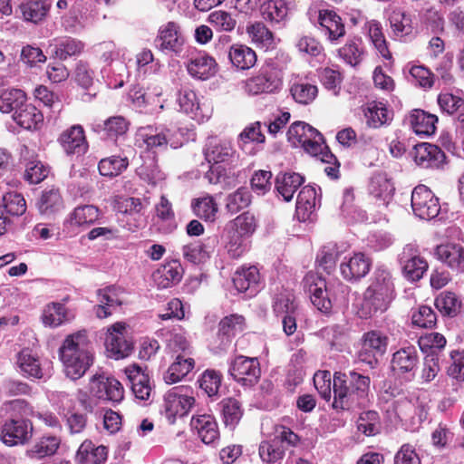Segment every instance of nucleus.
Instances as JSON below:
<instances>
[{
    "instance_id": "1",
    "label": "nucleus",
    "mask_w": 464,
    "mask_h": 464,
    "mask_svg": "<svg viewBox=\"0 0 464 464\" xmlns=\"http://www.w3.org/2000/svg\"><path fill=\"white\" fill-rule=\"evenodd\" d=\"M371 379L355 371L335 372L333 378L334 401L332 406L338 411H355L369 402Z\"/></svg>"
},
{
    "instance_id": "2",
    "label": "nucleus",
    "mask_w": 464,
    "mask_h": 464,
    "mask_svg": "<svg viewBox=\"0 0 464 464\" xmlns=\"http://www.w3.org/2000/svg\"><path fill=\"white\" fill-rule=\"evenodd\" d=\"M59 353L65 373L72 380L80 379L92 364L91 343L84 330L68 335Z\"/></svg>"
},
{
    "instance_id": "3",
    "label": "nucleus",
    "mask_w": 464,
    "mask_h": 464,
    "mask_svg": "<svg viewBox=\"0 0 464 464\" xmlns=\"http://www.w3.org/2000/svg\"><path fill=\"white\" fill-rule=\"evenodd\" d=\"M395 287L391 272L381 266L373 272L371 284L363 294V308L366 315L385 312L395 298Z\"/></svg>"
},
{
    "instance_id": "4",
    "label": "nucleus",
    "mask_w": 464,
    "mask_h": 464,
    "mask_svg": "<svg viewBox=\"0 0 464 464\" xmlns=\"http://www.w3.org/2000/svg\"><path fill=\"white\" fill-rule=\"evenodd\" d=\"M288 141L295 148H302L313 157H318L321 161L334 160L324 142V136L313 126L304 121H295L287 131Z\"/></svg>"
},
{
    "instance_id": "5",
    "label": "nucleus",
    "mask_w": 464,
    "mask_h": 464,
    "mask_svg": "<svg viewBox=\"0 0 464 464\" xmlns=\"http://www.w3.org/2000/svg\"><path fill=\"white\" fill-rule=\"evenodd\" d=\"M283 86V72L277 62L266 59L258 72L245 82V91L250 95L278 92Z\"/></svg>"
},
{
    "instance_id": "6",
    "label": "nucleus",
    "mask_w": 464,
    "mask_h": 464,
    "mask_svg": "<svg viewBox=\"0 0 464 464\" xmlns=\"http://www.w3.org/2000/svg\"><path fill=\"white\" fill-rule=\"evenodd\" d=\"M300 439L289 428L281 427L269 440H263L258 447V455L263 464H282L285 455V443L296 446Z\"/></svg>"
},
{
    "instance_id": "7",
    "label": "nucleus",
    "mask_w": 464,
    "mask_h": 464,
    "mask_svg": "<svg viewBox=\"0 0 464 464\" xmlns=\"http://www.w3.org/2000/svg\"><path fill=\"white\" fill-rule=\"evenodd\" d=\"M228 372L241 385L252 387L258 382L261 375L258 359L237 355L229 362Z\"/></svg>"
},
{
    "instance_id": "8",
    "label": "nucleus",
    "mask_w": 464,
    "mask_h": 464,
    "mask_svg": "<svg viewBox=\"0 0 464 464\" xmlns=\"http://www.w3.org/2000/svg\"><path fill=\"white\" fill-rule=\"evenodd\" d=\"M33 423L28 419H6L0 429V438L6 446L24 445L33 437Z\"/></svg>"
},
{
    "instance_id": "9",
    "label": "nucleus",
    "mask_w": 464,
    "mask_h": 464,
    "mask_svg": "<svg viewBox=\"0 0 464 464\" xmlns=\"http://www.w3.org/2000/svg\"><path fill=\"white\" fill-rule=\"evenodd\" d=\"M411 208L416 217L426 220L436 218L440 211L439 198L425 185H419L412 190Z\"/></svg>"
},
{
    "instance_id": "10",
    "label": "nucleus",
    "mask_w": 464,
    "mask_h": 464,
    "mask_svg": "<svg viewBox=\"0 0 464 464\" xmlns=\"http://www.w3.org/2000/svg\"><path fill=\"white\" fill-rule=\"evenodd\" d=\"M304 289L310 295L312 304L322 313L331 312L333 304L326 281L314 272H308L303 279Z\"/></svg>"
},
{
    "instance_id": "11",
    "label": "nucleus",
    "mask_w": 464,
    "mask_h": 464,
    "mask_svg": "<svg viewBox=\"0 0 464 464\" xmlns=\"http://www.w3.org/2000/svg\"><path fill=\"white\" fill-rule=\"evenodd\" d=\"M187 392L188 388L179 386L164 395L163 408L170 422H174L176 417L185 416L195 403V399Z\"/></svg>"
},
{
    "instance_id": "12",
    "label": "nucleus",
    "mask_w": 464,
    "mask_h": 464,
    "mask_svg": "<svg viewBox=\"0 0 464 464\" xmlns=\"http://www.w3.org/2000/svg\"><path fill=\"white\" fill-rule=\"evenodd\" d=\"M245 327V318L239 314L224 317L218 324V331L214 343L216 353L225 352L231 344L233 337Z\"/></svg>"
},
{
    "instance_id": "13",
    "label": "nucleus",
    "mask_w": 464,
    "mask_h": 464,
    "mask_svg": "<svg viewBox=\"0 0 464 464\" xmlns=\"http://www.w3.org/2000/svg\"><path fill=\"white\" fill-rule=\"evenodd\" d=\"M125 329L124 323H115L107 330L104 341L106 350L116 360L129 356L132 350V343L124 337Z\"/></svg>"
},
{
    "instance_id": "14",
    "label": "nucleus",
    "mask_w": 464,
    "mask_h": 464,
    "mask_svg": "<svg viewBox=\"0 0 464 464\" xmlns=\"http://www.w3.org/2000/svg\"><path fill=\"white\" fill-rule=\"evenodd\" d=\"M91 392L96 398L113 403L120 402L124 394L123 387L118 380L103 375L92 377Z\"/></svg>"
},
{
    "instance_id": "15",
    "label": "nucleus",
    "mask_w": 464,
    "mask_h": 464,
    "mask_svg": "<svg viewBox=\"0 0 464 464\" xmlns=\"http://www.w3.org/2000/svg\"><path fill=\"white\" fill-rule=\"evenodd\" d=\"M179 29V25L174 22H169L161 26L154 40L155 47L167 53H179L182 51L184 38Z\"/></svg>"
},
{
    "instance_id": "16",
    "label": "nucleus",
    "mask_w": 464,
    "mask_h": 464,
    "mask_svg": "<svg viewBox=\"0 0 464 464\" xmlns=\"http://www.w3.org/2000/svg\"><path fill=\"white\" fill-rule=\"evenodd\" d=\"M402 272L409 281L415 282L422 278L428 269L427 261L417 254L412 245H407L400 257Z\"/></svg>"
},
{
    "instance_id": "17",
    "label": "nucleus",
    "mask_w": 464,
    "mask_h": 464,
    "mask_svg": "<svg viewBox=\"0 0 464 464\" xmlns=\"http://www.w3.org/2000/svg\"><path fill=\"white\" fill-rule=\"evenodd\" d=\"M203 153L208 163L219 164L230 163L236 156L231 142L218 137H210L207 140Z\"/></svg>"
},
{
    "instance_id": "18",
    "label": "nucleus",
    "mask_w": 464,
    "mask_h": 464,
    "mask_svg": "<svg viewBox=\"0 0 464 464\" xmlns=\"http://www.w3.org/2000/svg\"><path fill=\"white\" fill-rule=\"evenodd\" d=\"M135 155L136 150L131 146H126L119 155L102 159L98 165L100 174L110 178L121 174L127 169Z\"/></svg>"
},
{
    "instance_id": "19",
    "label": "nucleus",
    "mask_w": 464,
    "mask_h": 464,
    "mask_svg": "<svg viewBox=\"0 0 464 464\" xmlns=\"http://www.w3.org/2000/svg\"><path fill=\"white\" fill-rule=\"evenodd\" d=\"M419 363L417 349L409 345L402 347L392 355V370L398 375H406L411 380L414 377Z\"/></svg>"
},
{
    "instance_id": "20",
    "label": "nucleus",
    "mask_w": 464,
    "mask_h": 464,
    "mask_svg": "<svg viewBox=\"0 0 464 464\" xmlns=\"http://www.w3.org/2000/svg\"><path fill=\"white\" fill-rule=\"evenodd\" d=\"M58 140L67 155L81 156L88 150L84 130L81 125H73L64 130Z\"/></svg>"
},
{
    "instance_id": "21",
    "label": "nucleus",
    "mask_w": 464,
    "mask_h": 464,
    "mask_svg": "<svg viewBox=\"0 0 464 464\" xmlns=\"http://www.w3.org/2000/svg\"><path fill=\"white\" fill-rule=\"evenodd\" d=\"M318 21L321 33L326 36L331 44H337L345 35L344 24L334 11H320Z\"/></svg>"
},
{
    "instance_id": "22",
    "label": "nucleus",
    "mask_w": 464,
    "mask_h": 464,
    "mask_svg": "<svg viewBox=\"0 0 464 464\" xmlns=\"http://www.w3.org/2000/svg\"><path fill=\"white\" fill-rule=\"evenodd\" d=\"M217 244V237L195 240L182 246L183 257L194 265L205 263L210 257Z\"/></svg>"
},
{
    "instance_id": "23",
    "label": "nucleus",
    "mask_w": 464,
    "mask_h": 464,
    "mask_svg": "<svg viewBox=\"0 0 464 464\" xmlns=\"http://www.w3.org/2000/svg\"><path fill=\"white\" fill-rule=\"evenodd\" d=\"M149 150L154 153L165 150L171 141V130L165 127L148 126L142 128L140 133Z\"/></svg>"
},
{
    "instance_id": "24",
    "label": "nucleus",
    "mask_w": 464,
    "mask_h": 464,
    "mask_svg": "<svg viewBox=\"0 0 464 464\" xmlns=\"http://www.w3.org/2000/svg\"><path fill=\"white\" fill-rule=\"evenodd\" d=\"M190 426L205 444H215L220 438L218 422L208 414L194 416Z\"/></svg>"
},
{
    "instance_id": "25",
    "label": "nucleus",
    "mask_w": 464,
    "mask_h": 464,
    "mask_svg": "<svg viewBox=\"0 0 464 464\" xmlns=\"http://www.w3.org/2000/svg\"><path fill=\"white\" fill-rule=\"evenodd\" d=\"M108 458V449L95 445L91 440L82 442L75 454L76 464H104Z\"/></svg>"
},
{
    "instance_id": "26",
    "label": "nucleus",
    "mask_w": 464,
    "mask_h": 464,
    "mask_svg": "<svg viewBox=\"0 0 464 464\" xmlns=\"http://www.w3.org/2000/svg\"><path fill=\"white\" fill-rule=\"evenodd\" d=\"M187 69L193 78L207 80L216 74L218 63L208 53H198L189 59Z\"/></svg>"
},
{
    "instance_id": "27",
    "label": "nucleus",
    "mask_w": 464,
    "mask_h": 464,
    "mask_svg": "<svg viewBox=\"0 0 464 464\" xmlns=\"http://www.w3.org/2000/svg\"><path fill=\"white\" fill-rule=\"evenodd\" d=\"M414 160L422 168H438L444 160V152L436 145L420 143L414 147Z\"/></svg>"
},
{
    "instance_id": "28",
    "label": "nucleus",
    "mask_w": 464,
    "mask_h": 464,
    "mask_svg": "<svg viewBox=\"0 0 464 464\" xmlns=\"http://www.w3.org/2000/svg\"><path fill=\"white\" fill-rule=\"evenodd\" d=\"M123 291L114 285L107 286L97 291L99 304L94 306L95 314L99 318H106L111 314V308L120 306L122 304L121 294Z\"/></svg>"
},
{
    "instance_id": "29",
    "label": "nucleus",
    "mask_w": 464,
    "mask_h": 464,
    "mask_svg": "<svg viewBox=\"0 0 464 464\" xmlns=\"http://www.w3.org/2000/svg\"><path fill=\"white\" fill-rule=\"evenodd\" d=\"M372 260L362 253H356L340 266L341 274L349 281L364 277L370 271Z\"/></svg>"
},
{
    "instance_id": "30",
    "label": "nucleus",
    "mask_w": 464,
    "mask_h": 464,
    "mask_svg": "<svg viewBox=\"0 0 464 464\" xmlns=\"http://www.w3.org/2000/svg\"><path fill=\"white\" fill-rule=\"evenodd\" d=\"M182 275L183 268L179 261L172 260L159 267L152 277L159 288L165 289L178 284Z\"/></svg>"
},
{
    "instance_id": "31",
    "label": "nucleus",
    "mask_w": 464,
    "mask_h": 464,
    "mask_svg": "<svg viewBox=\"0 0 464 464\" xmlns=\"http://www.w3.org/2000/svg\"><path fill=\"white\" fill-rule=\"evenodd\" d=\"M435 256L451 269L464 272V247L460 245H440L436 247Z\"/></svg>"
},
{
    "instance_id": "32",
    "label": "nucleus",
    "mask_w": 464,
    "mask_h": 464,
    "mask_svg": "<svg viewBox=\"0 0 464 464\" xmlns=\"http://www.w3.org/2000/svg\"><path fill=\"white\" fill-rule=\"evenodd\" d=\"M317 193L315 188L304 186L297 196L295 217L301 222L311 219L317 204Z\"/></svg>"
},
{
    "instance_id": "33",
    "label": "nucleus",
    "mask_w": 464,
    "mask_h": 464,
    "mask_svg": "<svg viewBox=\"0 0 464 464\" xmlns=\"http://www.w3.org/2000/svg\"><path fill=\"white\" fill-rule=\"evenodd\" d=\"M304 182V178L299 173L280 172L276 177L275 188L283 199L289 202Z\"/></svg>"
},
{
    "instance_id": "34",
    "label": "nucleus",
    "mask_w": 464,
    "mask_h": 464,
    "mask_svg": "<svg viewBox=\"0 0 464 464\" xmlns=\"http://www.w3.org/2000/svg\"><path fill=\"white\" fill-rule=\"evenodd\" d=\"M288 11L289 7L286 0H268L260 6L262 17L272 25H285Z\"/></svg>"
},
{
    "instance_id": "35",
    "label": "nucleus",
    "mask_w": 464,
    "mask_h": 464,
    "mask_svg": "<svg viewBox=\"0 0 464 464\" xmlns=\"http://www.w3.org/2000/svg\"><path fill=\"white\" fill-rule=\"evenodd\" d=\"M125 372L135 397L141 401L149 400L151 393L149 376L138 365H131L126 368Z\"/></svg>"
},
{
    "instance_id": "36",
    "label": "nucleus",
    "mask_w": 464,
    "mask_h": 464,
    "mask_svg": "<svg viewBox=\"0 0 464 464\" xmlns=\"http://www.w3.org/2000/svg\"><path fill=\"white\" fill-rule=\"evenodd\" d=\"M12 119L17 125L27 130H39L44 122L41 111L28 102L15 115H12Z\"/></svg>"
},
{
    "instance_id": "37",
    "label": "nucleus",
    "mask_w": 464,
    "mask_h": 464,
    "mask_svg": "<svg viewBox=\"0 0 464 464\" xmlns=\"http://www.w3.org/2000/svg\"><path fill=\"white\" fill-rule=\"evenodd\" d=\"M259 279V272L256 266L242 267L236 271L233 284L238 292H249L248 295L251 296L257 293Z\"/></svg>"
},
{
    "instance_id": "38",
    "label": "nucleus",
    "mask_w": 464,
    "mask_h": 464,
    "mask_svg": "<svg viewBox=\"0 0 464 464\" xmlns=\"http://www.w3.org/2000/svg\"><path fill=\"white\" fill-rule=\"evenodd\" d=\"M50 47L55 58L65 61L69 57L81 54L84 49V44L78 39L64 36L54 39Z\"/></svg>"
},
{
    "instance_id": "39",
    "label": "nucleus",
    "mask_w": 464,
    "mask_h": 464,
    "mask_svg": "<svg viewBox=\"0 0 464 464\" xmlns=\"http://www.w3.org/2000/svg\"><path fill=\"white\" fill-rule=\"evenodd\" d=\"M227 55L233 66L239 70L252 68L257 60L256 52L245 44H233Z\"/></svg>"
},
{
    "instance_id": "40",
    "label": "nucleus",
    "mask_w": 464,
    "mask_h": 464,
    "mask_svg": "<svg viewBox=\"0 0 464 464\" xmlns=\"http://www.w3.org/2000/svg\"><path fill=\"white\" fill-rule=\"evenodd\" d=\"M16 365L24 377L35 379L43 377L39 358L29 349H24L17 354Z\"/></svg>"
},
{
    "instance_id": "41",
    "label": "nucleus",
    "mask_w": 464,
    "mask_h": 464,
    "mask_svg": "<svg viewBox=\"0 0 464 464\" xmlns=\"http://www.w3.org/2000/svg\"><path fill=\"white\" fill-rule=\"evenodd\" d=\"M437 116L427 113L422 110H413L410 115L412 130L418 135L429 136L435 132Z\"/></svg>"
},
{
    "instance_id": "42",
    "label": "nucleus",
    "mask_w": 464,
    "mask_h": 464,
    "mask_svg": "<svg viewBox=\"0 0 464 464\" xmlns=\"http://www.w3.org/2000/svg\"><path fill=\"white\" fill-rule=\"evenodd\" d=\"M194 366V359L187 357L185 354H178L164 374V381L169 384L176 383L187 376Z\"/></svg>"
},
{
    "instance_id": "43",
    "label": "nucleus",
    "mask_w": 464,
    "mask_h": 464,
    "mask_svg": "<svg viewBox=\"0 0 464 464\" xmlns=\"http://www.w3.org/2000/svg\"><path fill=\"white\" fill-rule=\"evenodd\" d=\"M61 440L55 436H43L29 450L26 456L32 459H42L54 455L59 449Z\"/></svg>"
},
{
    "instance_id": "44",
    "label": "nucleus",
    "mask_w": 464,
    "mask_h": 464,
    "mask_svg": "<svg viewBox=\"0 0 464 464\" xmlns=\"http://www.w3.org/2000/svg\"><path fill=\"white\" fill-rule=\"evenodd\" d=\"M50 7L49 0H31L21 4L19 9L24 21L38 24L47 16Z\"/></svg>"
},
{
    "instance_id": "45",
    "label": "nucleus",
    "mask_w": 464,
    "mask_h": 464,
    "mask_svg": "<svg viewBox=\"0 0 464 464\" xmlns=\"http://www.w3.org/2000/svg\"><path fill=\"white\" fill-rule=\"evenodd\" d=\"M26 102L27 97L24 91L20 89L5 90L0 95V111L3 113L15 115Z\"/></svg>"
},
{
    "instance_id": "46",
    "label": "nucleus",
    "mask_w": 464,
    "mask_h": 464,
    "mask_svg": "<svg viewBox=\"0 0 464 464\" xmlns=\"http://www.w3.org/2000/svg\"><path fill=\"white\" fill-rule=\"evenodd\" d=\"M370 193L378 199L388 205L392 199L394 187L385 173L380 172L374 174L369 185Z\"/></svg>"
},
{
    "instance_id": "47",
    "label": "nucleus",
    "mask_w": 464,
    "mask_h": 464,
    "mask_svg": "<svg viewBox=\"0 0 464 464\" xmlns=\"http://www.w3.org/2000/svg\"><path fill=\"white\" fill-rule=\"evenodd\" d=\"M34 411L25 400L15 399L5 401L0 407V417L6 419H27L34 416Z\"/></svg>"
},
{
    "instance_id": "48",
    "label": "nucleus",
    "mask_w": 464,
    "mask_h": 464,
    "mask_svg": "<svg viewBox=\"0 0 464 464\" xmlns=\"http://www.w3.org/2000/svg\"><path fill=\"white\" fill-rule=\"evenodd\" d=\"M366 124L370 128H380L392 121V114L382 102H371L364 110Z\"/></svg>"
},
{
    "instance_id": "49",
    "label": "nucleus",
    "mask_w": 464,
    "mask_h": 464,
    "mask_svg": "<svg viewBox=\"0 0 464 464\" xmlns=\"http://www.w3.org/2000/svg\"><path fill=\"white\" fill-rule=\"evenodd\" d=\"M339 56L353 67L361 63L364 55V48L361 38H353L338 50Z\"/></svg>"
},
{
    "instance_id": "50",
    "label": "nucleus",
    "mask_w": 464,
    "mask_h": 464,
    "mask_svg": "<svg viewBox=\"0 0 464 464\" xmlns=\"http://www.w3.org/2000/svg\"><path fill=\"white\" fill-rule=\"evenodd\" d=\"M365 26L368 31L369 38L374 48L382 58L390 60L392 58V53L389 51L381 23L376 20H371L366 23Z\"/></svg>"
},
{
    "instance_id": "51",
    "label": "nucleus",
    "mask_w": 464,
    "mask_h": 464,
    "mask_svg": "<svg viewBox=\"0 0 464 464\" xmlns=\"http://www.w3.org/2000/svg\"><path fill=\"white\" fill-rule=\"evenodd\" d=\"M440 109L450 114H456L458 122H464V99L450 92L440 93L438 96Z\"/></svg>"
},
{
    "instance_id": "52",
    "label": "nucleus",
    "mask_w": 464,
    "mask_h": 464,
    "mask_svg": "<svg viewBox=\"0 0 464 464\" xmlns=\"http://www.w3.org/2000/svg\"><path fill=\"white\" fill-rule=\"evenodd\" d=\"M71 319L64 304L61 303H51L47 304L43 312L42 320L44 325L57 327Z\"/></svg>"
},
{
    "instance_id": "53",
    "label": "nucleus",
    "mask_w": 464,
    "mask_h": 464,
    "mask_svg": "<svg viewBox=\"0 0 464 464\" xmlns=\"http://www.w3.org/2000/svg\"><path fill=\"white\" fill-rule=\"evenodd\" d=\"M219 405L225 425L235 429L243 416L241 403L234 398H226L221 401Z\"/></svg>"
},
{
    "instance_id": "54",
    "label": "nucleus",
    "mask_w": 464,
    "mask_h": 464,
    "mask_svg": "<svg viewBox=\"0 0 464 464\" xmlns=\"http://www.w3.org/2000/svg\"><path fill=\"white\" fill-rule=\"evenodd\" d=\"M128 130L129 122L122 116L110 117L102 124H97L94 127V130L103 131L104 135L111 139L123 136Z\"/></svg>"
},
{
    "instance_id": "55",
    "label": "nucleus",
    "mask_w": 464,
    "mask_h": 464,
    "mask_svg": "<svg viewBox=\"0 0 464 464\" xmlns=\"http://www.w3.org/2000/svg\"><path fill=\"white\" fill-rule=\"evenodd\" d=\"M100 217V210L93 205H83L74 208L70 215L69 222L72 225L82 227L91 226L95 223Z\"/></svg>"
},
{
    "instance_id": "56",
    "label": "nucleus",
    "mask_w": 464,
    "mask_h": 464,
    "mask_svg": "<svg viewBox=\"0 0 464 464\" xmlns=\"http://www.w3.org/2000/svg\"><path fill=\"white\" fill-rule=\"evenodd\" d=\"M193 213L199 218L212 222L218 213V204L211 196L194 199L191 203Z\"/></svg>"
},
{
    "instance_id": "57",
    "label": "nucleus",
    "mask_w": 464,
    "mask_h": 464,
    "mask_svg": "<svg viewBox=\"0 0 464 464\" xmlns=\"http://www.w3.org/2000/svg\"><path fill=\"white\" fill-rule=\"evenodd\" d=\"M252 201V195L246 187H240L226 198V209L231 214H236L247 208Z\"/></svg>"
},
{
    "instance_id": "58",
    "label": "nucleus",
    "mask_w": 464,
    "mask_h": 464,
    "mask_svg": "<svg viewBox=\"0 0 464 464\" xmlns=\"http://www.w3.org/2000/svg\"><path fill=\"white\" fill-rule=\"evenodd\" d=\"M246 33L257 46L269 49L274 45V34L262 22L248 25Z\"/></svg>"
},
{
    "instance_id": "59",
    "label": "nucleus",
    "mask_w": 464,
    "mask_h": 464,
    "mask_svg": "<svg viewBox=\"0 0 464 464\" xmlns=\"http://www.w3.org/2000/svg\"><path fill=\"white\" fill-rule=\"evenodd\" d=\"M177 101L180 110L192 118L197 119L202 116L201 107L198 103L196 93L188 88L181 89L178 93Z\"/></svg>"
},
{
    "instance_id": "60",
    "label": "nucleus",
    "mask_w": 464,
    "mask_h": 464,
    "mask_svg": "<svg viewBox=\"0 0 464 464\" xmlns=\"http://www.w3.org/2000/svg\"><path fill=\"white\" fill-rule=\"evenodd\" d=\"M41 214L50 216L63 208V199L57 189L44 190L37 203Z\"/></svg>"
},
{
    "instance_id": "61",
    "label": "nucleus",
    "mask_w": 464,
    "mask_h": 464,
    "mask_svg": "<svg viewBox=\"0 0 464 464\" xmlns=\"http://www.w3.org/2000/svg\"><path fill=\"white\" fill-rule=\"evenodd\" d=\"M290 93L293 99L300 104H310L317 96V86L306 82H297L292 84Z\"/></svg>"
},
{
    "instance_id": "62",
    "label": "nucleus",
    "mask_w": 464,
    "mask_h": 464,
    "mask_svg": "<svg viewBox=\"0 0 464 464\" xmlns=\"http://www.w3.org/2000/svg\"><path fill=\"white\" fill-rule=\"evenodd\" d=\"M437 309L444 315L454 317L461 308V302L452 292H442L435 299Z\"/></svg>"
},
{
    "instance_id": "63",
    "label": "nucleus",
    "mask_w": 464,
    "mask_h": 464,
    "mask_svg": "<svg viewBox=\"0 0 464 464\" xmlns=\"http://www.w3.org/2000/svg\"><path fill=\"white\" fill-rule=\"evenodd\" d=\"M389 20L391 27L396 35H408L411 33L412 26L411 15L406 14V12L401 8L392 10Z\"/></svg>"
},
{
    "instance_id": "64",
    "label": "nucleus",
    "mask_w": 464,
    "mask_h": 464,
    "mask_svg": "<svg viewBox=\"0 0 464 464\" xmlns=\"http://www.w3.org/2000/svg\"><path fill=\"white\" fill-rule=\"evenodd\" d=\"M338 254L334 245L324 246L316 256L318 268L328 275L331 274L335 268Z\"/></svg>"
}]
</instances>
